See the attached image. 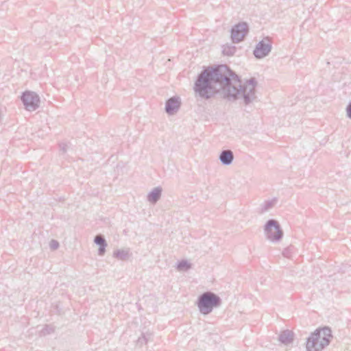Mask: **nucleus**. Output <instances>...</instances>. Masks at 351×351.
<instances>
[{"mask_svg": "<svg viewBox=\"0 0 351 351\" xmlns=\"http://www.w3.org/2000/svg\"><path fill=\"white\" fill-rule=\"evenodd\" d=\"M180 106V101L178 98L171 97L166 101L165 111L169 114H173L178 110Z\"/></svg>", "mask_w": 351, "mask_h": 351, "instance_id": "nucleus-8", "label": "nucleus"}, {"mask_svg": "<svg viewBox=\"0 0 351 351\" xmlns=\"http://www.w3.org/2000/svg\"><path fill=\"white\" fill-rule=\"evenodd\" d=\"M53 331V329L51 327L49 326H46L42 330V332L43 335L49 334Z\"/></svg>", "mask_w": 351, "mask_h": 351, "instance_id": "nucleus-20", "label": "nucleus"}, {"mask_svg": "<svg viewBox=\"0 0 351 351\" xmlns=\"http://www.w3.org/2000/svg\"><path fill=\"white\" fill-rule=\"evenodd\" d=\"M264 233L267 239L273 242H279L283 237V231L279 223L275 219H269L264 226Z\"/></svg>", "mask_w": 351, "mask_h": 351, "instance_id": "nucleus-4", "label": "nucleus"}, {"mask_svg": "<svg viewBox=\"0 0 351 351\" xmlns=\"http://www.w3.org/2000/svg\"><path fill=\"white\" fill-rule=\"evenodd\" d=\"M147 343V336L144 334L142 335V337H139L137 343L140 346H142L143 344H146Z\"/></svg>", "mask_w": 351, "mask_h": 351, "instance_id": "nucleus-17", "label": "nucleus"}, {"mask_svg": "<svg viewBox=\"0 0 351 351\" xmlns=\"http://www.w3.org/2000/svg\"><path fill=\"white\" fill-rule=\"evenodd\" d=\"M256 84L254 78L243 83L226 65L221 64L203 70L195 82L194 90L205 99L222 90L228 100H242L247 105L256 99Z\"/></svg>", "mask_w": 351, "mask_h": 351, "instance_id": "nucleus-1", "label": "nucleus"}, {"mask_svg": "<svg viewBox=\"0 0 351 351\" xmlns=\"http://www.w3.org/2000/svg\"><path fill=\"white\" fill-rule=\"evenodd\" d=\"M278 340L285 345H289L293 340V333L289 330H284L279 335Z\"/></svg>", "mask_w": 351, "mask_h": 351, "instance_id": "nucleus-11", "label": "nucleus"}, {"mask_svg": "<svg viewBox=\"0 0 351 351\" xmlns=\"http://www.w3.org/2000/svg\"><path fill=\"white\" fill-rule=\"evenodd\" d=\"M237 51V47L232 44H226L222 46V53L224 56H232Z\"/></svg>", "mask_w": 351, "mask_h": 351, "instance_id": "nucleus-12", "label": "nucleus"}, {"mask_svg": "<svg viewBox=\"0 0 351 351\" xmlns=\"http://www.w3.org/2000/svg\"><path fill=\"white\" fill-rule=\"evenodd\" d=\"M221 302V298L218 295L207 291L199 296L197 304L202 314L208 315L214 308L219 306Z\"/></svg>", "mask_w": 351, "mask_h": 351, "instance_id": "nucleus-3", "label": "nucleus"}, {"mask_svg": "<svg viewBox=\"0 0 351 351\" xmlns=\"http://www.w3.org/2000/svg\"><path fill=\"white\" fill-rule=\"evenodd\" d=\"M68 145L66 143H61L60 144V149L62 153H65L67 150Z\"/></svg>", "mask_w": 351, "mask_h": 351, "instance_id": "nucleus-21", "label": "nucleus"}, {"mask_svg": "<svg viewBox=\"0 0 351 351\" xmlns=\"http://www.w3.org/2000/svg\"><path fill=\"white\" fill-rule=\"evenodd\" d=\"M272 49V41L270 37L266 36L259 41L253 51V54L257 59H262L267 56Z\"/></svg>", "mask_w": 351, "mask_h": 351, "instance_id": "nucleus-5", "label": "nucleus"}, {"mask_svg": "<svg viewBox=\"0 0 351 351\" xmlns=\"http://www.w3.org/2000/svg\"><path fill=\"white\" fill-rule=\"evenodd\" d=\"M94 242L99 246L107 244L105 238L100 234L95 237Z\"/></svg>", "mask_w": 351, "mask_h": 351, "instance_id": "nucleus-16", "label": "nucleus"}, {"mask_svg": "<svg viewBox=\"0 0 351 351\" xmlns=\"http://www.w3.org/2000/svg\"><path fill=\"white\" fill-rule=\"evenodd\" d=\"M347 117L351 119V101L346 108Z\"/></svg>", "mask_w": 351, "mask_h": 351, "instance_id": "nucleus-22", "label": "nucleus"}, {"mask_svg": "<svg viewBox=\"0 0 351 351\" xmlns=\"http://www.w3.org/2000/svg\"><path fill=\"white\" fill-rule=\"evenodd\" d=\"M49 247L52 250H57L59 247V243L57 241L52 239L49 243Z\"/></svg>", "mask_w": 351, "mask_h": 351, "instance_id": "nucleus-18", "label": "nucleus"}, {"mask_svg": "<svg viewBox=\"0 0 351 351\" xmlns=\"http://www.w3.org/2000/svg\"><path fill=\"white\" fill-rule=\"evenodd\" d=\"M21 100L25 108L28 111H34L39 106L40 98L34 92H24L21 96Z\"/></svg>", "mask_w": 351, "mask_h": 351, "instance_id": "nucleus-7", "label": "nucleus"}, {"mask_svg": "<svg viewBox=\"0 0 351 351\" xmlns=\"http://www.w3.org/2000/svg\"><path fill=\"white\" fill-rule=\"evenodd\" d=\"M191 264L186 260L180 261L177 265V269L179 271H186L191 268Z\"/></svg>", "mask_w": 351, "mask_h": 351, "instance_id": "nucleus-15", "label": "nucleus"}, {"mask_svg": "<svg viewBox=\"0 0 351 351\" xmlns=\"http://www.w3.org/2000/svg\"><path fill=\"white\" fill-rule=\"evenodd\" d=\"M107 244L99 246L98 250V254L99 256H103L106 252V247Z\"/></svg>", "mask_w": 351, "mask_h": 351, "instance_id": "nucleus-19", "label": "nucleus"}, {"mask_svg": "<svg viewBox=\"0 0 351 351\" xmlns=\"http://www.w3.org/2000/svg\"><path fill=\"white\" fill-rule=\"evenodd\" d=\"M277 200L276 199H273L271 200H267L265 201L262 204L261 207V213H266L271 210L276 204Z\"/></svg>", "mask_w": 351, "mask_h": 351, "instance_id": "nucleus-13", "label": "nucleus"}, {"mask_svg": "<svg viewBox=\"0 0 351 351\" xmlns=\"http://www.w3.org/2000/svg\"><path fill=\"white\" fill-rule=\"evenodd\" d=\"M161 194L162 188L160 186L155 187L147 194V199L149 203L155 204L160 199Z\"/></svg>", "mask_w": 351, "mask_h": 351, "instance_id": "nucleus-10", "label": "nucleus"}, {"mask_svg": "<svg viewBox=\"0 0 351 351\" xmlns=\"http://www.w3.org/2000/svg\"><path fill=\"white\" fill-rule=\"evenodd\" d=\"M219 159L222 165H230L234 160L233 152L230 149H224L221 152Z\"/></svg>", "mask_w": 351, "mask_h": 351, "instance_id": "nucleus-9", "label": "nucleus"}, {"mask_svg": "<svg viewBox=\"0 0 351 351\" xmlns=\"http://www.w3.org/2000/svg\"><path fill=\"white\" fill-rule=\"evenodd\" d=\"M113 256L119 260H126L129 257V251L124 249L117 250L114 252Z\"/></svg>", "mask_w": 351, "mask_h": 351, "instance_id": "nucleus-14", "label": "nucleus"}, {"mask_svg": "<svg viewBox=\"0 0 351 351\" xmlns=\"http://www.w3.org/2000/svg\"><path fill=\"white\" fill-rule=\"evenodd\" d=\"M332 338L331 330L328 327L315 330L307 339V351H321L327 346Z\"/></svg>", "mask_w": 351, "mask_h": 351, "instance_id": "nucleus-2", "label": "nucleus"}, {"mask_svg": "<svg viewBox=\"0 0 351 351\" xmlns=\"http://www.w3.org/2000/svg\"><path fill=\"white\" fill-rule=\"evenodd\" d=\"M249 31L247 23H236L230 30V39L232 43L242 42Z\"/></svg>", "mask_w": 351, "mask_h": 351, "instance_id": "nucleus-6", "label": "nucleus"}, {"mask_svg": "<svg viewBox=\"0 0 351 351\" xmlns=\"http://www.w3.org/2000/svg\"><path fill=\"white\" fill-rule=\"evenodd\" d=\"M145 335L147 336V342H148L149 341H150V340H151V338H152V334H150V333H146V334H145Z\"/></svg>", "mask_w": 351, "mask_h": 351, "instance_id": "nucleus-23", "label": "nucleus"}]
</instances>
